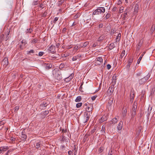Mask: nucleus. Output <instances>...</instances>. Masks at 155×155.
<instances>
[{"label":"nucleus","mask_w":155,"mask_h":155,"mask_svg":"<svg viewBox=\"0 0 155 155\" xmlns=\"http://www.w3.org/2000/svg\"><path fill=\"white\" fill-rule=\"evenodd\" d=\"M141 74H142V73L141 72H138V73H137L136 74V75L137 76H139L141 75Z\"/></svg>","instance_id":"53"},{"label":"nucleus","mask_w":155,"mask_h":155,"mask_svg":"<svg viewBox=\"0 0 155 155\" xmlns=\"http://www.w3.org/2000/svg\"><path fill=\"white\" fill-rule=\"evenodd\" d=\"M115 45L114 43H111L109 46V48L110 50L113 49Z\"/></svg>","instance_id":"21"},{"label":"nucleus","mask_w":155,"mask_h":155,"mask_svg":"<svg viewBox=\"0 0 155 155\" xmlns=\"http://www.w3.org/2000/svg\"><path fill=\"white\" fill-rule=\"evenodd\" d=\"M79 57V56L78 55L75 56H74L72 58V60L75 61Z\"/></svg>","instance_id":"39"},{"label":"nucleus","mask_w":155,"mask_h":155,"mask_svg":"<svg viewBox=\"0 0 155 155\" xmlns=\"http://www.w3.org/2000/svg\"><path fill=\"white\" fill-rule=\"evenodd\" d=\"M4 35H2L0 36V44L4 38Z\"/></svg>","instance_id":"42"},{"label":"nucleus","mask_w":155,"mask_h":155,"mask_svg":"<svg viewBox=\"0 0 155 155\" xmlns=\"http://www.w3.org/2000/svg\"><path fill=\"white\" fill-rule=\"evenodd\" d=\"M97 61L101 62L103 61V59L101 57H98L97 58Z\"/></svg>","instance_id":"40"},{"label":"nucleus","mask_w":155,"mask_h":155,"mask_svg":"<svg viewBox=\"0 0 155 155\" xmlns=\"http://www.w3.org/2000/svg\"><path fill=\"white\" fill-rule=\"evenodd\" d=\"M103 24H100L99 25V28H101L103 27Z\"/></svg>","instance_id":"63"},{"label":"nucleus","mask_w":155,"mask_h":155,"mask_svg":"<svg viewBox=\"0 0 155 155\" xmlns=\"http://www.w3.org/2000/svg\"><path fill=\"white\" fill-rule=\"evenodd\" d=\"M32 31V29L31 28L27 29L25 31V33H31Z\"/></svg>","instance_id":"28"},{"label":"nucleus","mask_w":155,"mask_h":155,"mask_svg":"<svg viewBox=\"0 0 155 155\" xmlns=\"http://www.w3.org/2000/svg\"><path fill=\"white\" fill-rule=\"evenodd\" d=\"M8 149V147L4 146L0 147V154L3 153L5 151Z\"/></svg>","instance_id":"5"},{"label":"nucleus","mask_w":155,"mask_h":155,"mask_svg":"<svg viewBox=\"0 0 155 155\" xmlns=\"http://www.w3.org/2000/svg\"><path fill=\"white\" fill-rule=\"evenodd\" d=\"M9 32L10 31H8V32L6 33V38L5 39V41H7L8 38V36L9 35Z\"/></svg>","instance_id":"44"},{"label":"nucleus","mask_w":155,"mask_h":155,"mask_svg":"<svg viewBox=\"0 0 155 155\" xmlns=\"http://www.w3.org/2000/svg\"><path fill=\"white\" fill-rule=\"evenodd\" d=\"M97 96L94 95L91 97V99L93 101H94L97 97Z\"/></svg>","instance_id":"50"},{"label":"nucleus","mask_w":155,"mask_h":155,"mask_svg":"<svg viewBox=\"0 0 155 155\" xmlns=\"http://www.w3.org/2000/svg\"><path fill=\"white\" fill-rule=\"evenodd\" d=\"M89 43L88 41H86L85 42L84 44L83 45V46H82V47H86L88 44Z\"/></svg>","instance_id":"38"},{"label":"nucleus","mask_w":155,"mask_h":155,"mask_svg":"<svg viewBox=\"0 0 155 155\" xmlns=\"http://www.w3.org/2000/svg\"><path fill=\"white\" fill-rule=\"evenodd\" d=\"M54 47L52 45L50 46L48 49V52H53V49Z\"/></svg>","instance_id":"16"},{"label":"nucleus","mask_w":155,"mask_h":155,"mask_svg":"<svg viewBox=\"0 0 155 155\" xmlns=\"http://www.w3.org/2000/svg\"><path fill=\"white\" fill-rule=\"evenodd\" d=\"M133 61V58H129V60H128V64L127 65V67H130V65L131 64V63H132Z\"/></svg>","instance_id":"15"},{"label":"nucleus","mask_w":155,"mask_h":155,"mask_svg":"<svg viewBox=\"0 0 155 155\" xmlns=\"http://www.w3.org/2000/svg\"><path fill=\"white\" fill-rule=\"evenodd\" d=\"M155 29V25H153L150 29V31L152 33H153Z\"/></svg>","instance_id":"24"},{"label":"nucleus","mask_w":155,"mask_h":155,"mask_svg":"<svg viewBox=\"0 0 155 155\" xmlns=\"http://www.w3.org/2000/svg\"><path fill=\"white\" fill-rule=\"evenodd\" d=\"M127 113V110L126 109H125L122 112V115L123 117H125Z\"/></svg>","instance_id":"23"},{"label":"nucleus","mask_w":155,"mask_h":155,"mask_svg":"<svg viewBox=\"0 0 155 155\" xmlns=\"http://www.w3.org/2000/svg\"><path fill=\"white\" fill-rule=\"evenodd\" d=\"M124 8L123 7H121L120 8V9L119 10V12L120 13H121L123 12L124 10Z\"/></svg>","instance_id":"41"},{"label":"nucleus","mask_w":155,"mask_h":155,"mask_svg":"<svg viewBox=\"0 0 155 155\" xmlns=\"http://www.w3.org/2000/svg\"><path fill=\"white\" fill-rule=\"evenodd\" d=\"M137 108V103L136 102H134L133 104L132 109V111L136 112V109Z\"/></svg>","instance_id":"10"},{"label":"nucleus","mask_w":155,"mask_h":155,"mask_svg":"<svg viewBox=\"0 0 155 155\" xmlns=\"http://www.w3.org/2000/svg\"><path fill=\"white\" fill-rule=\"evenodd\" d=\"M39 7L41 8H44V5L43 4H41L39 5Z\"/></svg>","instance_id":"59"},{"label":"nucleus","mask_w":155,"mask_h":155,"mask_svg":"<svg viewBox=\"0 0 155 155\" xmlns=\"http://www.w3.org/2000/svg\"><path fill=\"white\" fill-rule=\"evenodd\" d=\"M92 106L91 105V104L89 105V106H88L86 108L87 110V111L89 112H90V111L92 110Z\"/></svg>","instance_id":"17"},{"label":"nucleus","mask_w":155,"mask_h":155,"mask_svg":"<svg viewBox=\"0 0 155 155\" xmlns=\"http://www.w3.org/2000/svg\"><path fill=\"white\" fill-rule=\"evenodd\" d=\"M66 28H63L62 30V32L63 33H65L66 31Z\"/></svg>","instance_id":"61"},{"label":"nucleus","mask_w":155,"mask_h":155,"mask_svg":"<svg viewBox=\"0 0 155 155\" xmlns=\"http://www.w3.org/2000/svg\"><path fill=\"white\" fill-rule=\"evenodd\" d=\"M152 107H149L147 110V111L146 112V113L147 114V116L148 117L149 116L150 114L151 113Z\"/></svg>","instance_id":"13"},{"label":"nucleus","mask_w":155,"mask_h":155,"mask_svg":"<svg viewBox=\"0 0 155 155\" xmlns=\"http://www.w3.org/2000/svg\"><path fill=\"white\" fill-rule=\"evenodd\" d=\"M123 123L122 121L120 122L118 126H117V129L118 130H121L122 127Z\"/></svg>","instance_id":"14"},{"label":"nucleus","mask_w":155,"mask_h":155,"mask_svg":"<svg viewBox=\"0 0 155 155\" xmlns=\"http://www.w3.org/2000/svg\"><path fill=\"white\" fill-rule=\"evenodd\" d=\"M113 103V100H109L108 102V104L110 106Z\"/></svg>","instance_id":"46"},{"label":"nucleus","mask_w":155,"mask_h":155,"mask_svg":"<svg viewBox=\"0 0 155 155\" xmlns=\"http://www.w3.org/2000/svg\"><path fill=\"white\" fill-rule=\"evenodd\" d=\"M21 42L24 46L25 45L27 44V42L25 40H22V41H21Z\"/></svg>","instance_id":"35"},{"label":"nucleus","mask_w":155,"mask_h":155,"mask_svg":"<svg viewBox=\"0 0 155 155\" xmlns=\"http://www.w3.org/2000/svg\"><path fill=\"white\" fill-rule=\"evenodd\" d=\"M136 115V112L132 111V114H131V119H132L134 118Z\"/></svg>","instance_id":"30"},{"label":"nucleus","mask_w":155,"mask_h":155,"mask_svg":"<svg viewBox=\"0 0 155 155\" xmlns=\"http://www.w3.org/2000/svg\"><path fill=\"white\" fill-rule=\"evenodd\" d=\"M110 16V15L109 13H107L104 17V18H105L106 19H107L109 18Z\"/></svg>","instance_id":"37"},{"label":"nucleus","mask_w":155,"mask_h":155,"mask_svg":"<svg viewBox=\"0 0 155 155\" xmlns=\"http://www.w3.org/2000/svg\"><path fill=\"white\" fill-rule=\"evenodd\" d=\"M117 9V8L116 7H114L112 9V11L113 12L115 11Z\"/></svg>","instance_id":"57"},{"label":"nucleus","mask_w":155,"mask_h":155,"mask_svg":"<svg viewBox=\"0 0 155 155\" xmlns=\"http://www.w3.org/2000/svg\"><path fill=\"white\" fill-rule=\"evenodd\" d=\"M150 75L148 74L145 77L140 79L139 81V84L140 85L144 84L146 81L149 78Z\"/></svg>","instance_id":"3"},{"label":"nucleus","mask_w":155,"mask_h":155,"mask_svg":"<svg viewBox=\"0 0 155 155\" xmlns=\"http://www.w3.org/2000/svg\"><path fill=\"white\" fill-rule=\"evenodd\" d=\"M125 51L124 50L123 51H122V52L121 53L120 56V58H119L120 59H122L123 58L125 55Z\"/></svg>","instance_id":"20"},{"label":"nucleus","mask_w":155,"mask_h":155,"mask_svg":"<svg viewBox=\"0 0 155 155\" xmlns=\"http://www.w3.org/2000/svg\"><path fill=\"white\" fill-rule=\"evenodd\" d=\"M114 85L112 86V85L109 87L108 90L107 92L110 94H111L114 91Z\"/></svg>","instance_id":"9"},{"label":"nucleus","mask_w":155,"mask_h":155,"mask_svg":"<svg viewBox=\"0 0 155 155\" xmlns=\"http://www.w3.org/2000/svg\"><path fill=\"white\" fill-rule=\"evenodd\" d=\"M21 137L23 139V140H25L27 138V136L25 134H24L22 132L21 134Z\"/></svg>","instance_id":"22"},{"label":"nucleus","mask_w":155,"mask_h":155,"mask_svg":"<svg viewBox=\"0 0 155 155\" xmlns=\"http://www.w3.org/2000/svg\"><path fill=\"white\" fill-rule=\"evenodd\" d=\"M103 151V148L102 147H101L99 148V149L98 152L99 153H101Z\"/></svg>","instance_id":"49"},{"label":"nucleus","mask_w":155,"mask_h":155,"mask_svg":"<svg viewBox=\"0 0 155 155\" xmlns=\"http://www.w3.org/2000/svg\"><path fill=\"white\" fill-rule=\"evenodd\" d=\"M120 38H118L117 37L116 38V41L117 42H118L119 41L120 39Z\"/></svg>","instance_id":"60"},{"label":"nucleus","mask_w":155,"mask_h":155,"mask_svg":"<svg viewBox=\"0 0 155 155\" xmlns=\"http://www.w3.org/2000/svg\"><path fill=\"white\" fill-rule=\"evenodd\" d=\"M81 97L80 96L77 97L75 100V101L76 102H79L81 101Z\"/></svg>","instance_id":"18"},{"label":"nucleus","mask_w":155,"mask_h":155,"mask_svg":"<svg viewBox=\"0 0 155 155\" xmlns=\"http://www.w3.org/2000/svg\"><path fill=\"white\" fill-rule=\"evenodd\" d=\"M101 131L102 134L105 133V126L104 125L102 126Z\"/></svg>","instance_id":"25"},{"label":"nucleus","mask_w":155,"mask_h":155,"mask_svg":"<svg viewBox=\"0 0 155 155\" xmlns=\"http://www.w3.org/2000/svg\"><path fill=\"white\" fill-rule=\"evenodd\" d=\"M2 64L6 67L8 65V59L7 57H5L3 60Z\"/></svg>","instance_id":"4"},{"label":"nucleus","mask_w":155,"mask_h":155,"mask_svg":"<svg viewBox=\"0 0 155 155\" xmlns=\"http://www.w3.org/2000/svg\"><path fill=\"white\" fill-rule=\"evenodd\" d=\"M47 14H48L47 12L46 11H45L43 14L42 16L44 17H46V15H47Z\"/></svg>","instance_id":"48"},{"label":"nucleus","mask_w":155,"mask_h":155,"mask_svg":"<svg viewBox=\"0 0 155 155\" xmlns=\"http://www.w3.org/2000/svg\"><path fill=\"white\" fill-rule=\"evenodd\" d=\"M105 120L104 117H102L101 119L100 120V121L101 123H102L105 121Z\"/></svg>","instance_id":"47"},{"label":"nucleus","mask_w":155,"mask_h":155,"mask_svg":"<svg viewBox=\"0 0 155 155\" xmlns=\"http://www.w3.org/2000/svg\"><path fill=\"white\" fill-rule=\"evenodd\" d=\"M118 120L116 117H115L111 121H110L109 122V123L110 124H114L116 123Z\"/></svg>","instance_id":"12"},{"label":"nucleus","mask_w":155,"mask_h":155,"mask_svg":"<svg viewBox=\"0 0 155 155\" xmlns=\"http://www.w3.org/2000/svg\"><path fill=\"white\" fill-rule=\"evenodd\" d=\"M44 54V52H41V51L40 52L38 53V55L39 56H41L43 55V54Z\"/></svg>","instance_id":"51"},{"label":"nucleus","mask_w":155,"mask_h":155,"mask_svg":"<svg viewBox=\"0 0 155 155\" xmlns=\"http://www.w3.org/2000/svg\"><path fill=\"white\" fill-rule=\"evenodd\" d=\"M72 152L71 150H69L68 151V153L69 155H71L72 154Z\"/></svg>","instance_id":"62"},{"label":"nucleus","mask_w":155,"mask_h":155,"mask_svg":"<svg viewBox=\"0 0 155 155\" xmlns=\"http://www.w3.org/2000/svg\"><path fill=\"white\" fill-rule=\"evenodd\" d=\"M82 105V103H77L76 105V107L77 108H79L81 107Z\"/></svg>","instance_id":"34"},{"label":"nucleus","mask_w":155,"mask_h":155,"mask_svg":"<svg viewBox=\"0 0 155 155\" xmlns=\"http://www.w3.org/2000/svg\"><path fill=\"white\" fill-rule=\"evenodd\" d=\"M112 85H114L116 83V80L117 79V76L116 75L114 74L112 77Z\"/></svg>","instance_id":"8"},{"label":"nucleus","mask_w":155,"mask_h":155,"mask_svg":"<svg viewBox=\"0 0 155 155\" xmlns=\"http://www.w3.org/2000/svg\"><path fill=\"white\" fill-rule=\"evenodd\" d=\"M41 142H39L38 143H37L35 146V147L37 148H39L40 147L41 145Z\"/></svg>","instance_id":"29"},{"label":"nucleus","mask_w":155,"mask_h":155,"mask_svg":"<svg viewBox=\"0 0 155 155\" xmlns=\"http://www.w3.org/2000/svg\"><path fill=\"white\" fill-rule=\"evenodd\" d=\"M6 123V121L5 120H0V126L3 125Z\"/></svg>","instance_id":"32"},{"label":"nucleus","mask_w":155,"mask_h":155,"mask_svg":"<svg viewBox=\"0 0 155 155\" xmlns=\"http://www.w3.org/2000/svg\"><path fill=\"white\" fill-rule=\"evenodd\" d=\"M64 2V0H61L60 1H59L58 3V5L59 6L61 5L62 3H63Z\"/></svg>","instance_id":"43"},{"label":"nucleus","mask_w":155,"mask_h":155,"mask_svg":"<svg viewBox=\"0 0 155 155\" xmlns=\"http://www.w3.org/2000/svg\"><path fill=\"white\" fill-rule=\"evenodd\" d=\"M85 117H86V118H85L86 120L84 122V123H86L88 120L89 119V116L88 114L87 113H86V114Z\"/></svg>","instance_id":"27"},{"label":"nucleus","mask_w":155,"mask_h":155,"mask_svg":"<svg viewBox=\"0 0 155 155\" xmlns=\"http://www.w3.org/2000/svg\"><path fill=\"white\" fill-rule=\"evenodd\" d=\"M38 40L37 39H34L31 41V43H36L38 42Z\"/></svg>","instance_id":"36"},{"label":"nucleus","mask_w":155,"mask_h":155,"mask_svg":"<svg viewBox=\"0 0 155 155\" xmlns=\"http://www.w3.org/2000/svg\"><path fill=\"white\" fill-rule=\"evenodd\" d=\"M107 69L108 70L110 69L111 68V66L110 64H107Z\"/></svg>","instance_id":"52"},{"label":"nucleus","mask_w":155,"mask_h":155,"mask_svg":"<svg viewBox=\"0 0 155 155\" xmlns=\"http://www.w3.org/2000/svg\"><path fill=\"white\" fill-rule=\"evenodd\" d=\"M38 4L37 1H35L33 2V5H37Z\"/></svg>","instance_id":"54"},{"label":"nucleus","mask_w":155,"mask_h":155,"mask_svg":"<svg viewBox=\"0 0 155 155\" xmlns=\"http://www.w3.org/2000/svg\"><path fill=\"white\" fill-rule=\"evenodd\" d=\"M105 9L104 7H99L95 10L93 13V15H98L102 13H104Z\"/></svg>","instance_id":"2"},{"label":"nucleus","mask_w":155,"mask_h":155,"mask_svg":"<svg viewBox=\"0 0 155 155\" xmlns=\"http://www.w3.org/2000/svg\"><path fill=\"white\" fill-rule=\"evenodd\" d=\"M49 113V111L48 110H46V111H45L43 113V116H46Z\"/></svg>","instance_id":"33"},{"label":"nucleus","mask_w":155,"mask_h":155,"mask_svg":"<svg viewBox=\"0 0 155 155\" xmlns=\"http://www.w3.org/2000/svg\"><path fill=\"white\" fill-rule=\"evenodd\" d=\"M143 54H142L140 55V57H139V59H138V60L137 61V64H139L140 63V61L141 60L143 55H144V54L145 53V52H143Z\"/></svg>","instance_id":"19"},{"label":"nucleus","mask_w":155,"mask_h":155,"mask_svg":"<svg viewBox=\"0 0 155 155\" xmlns=\"http://www.w3.org/2000/svg\"><path fill=\"white\" fill-rule=\"evenodd\" d=\"M74 74L72 73L68 77L64 79V81L67 82L70 81L73 78Z\"/></svg>","instance_id":"6"},{"label":"nucleus","mask_w":155,"mask_h":155,"mask_svg":"<svg viewBox=\"0 0 155 155\" xmlns=\"http://www.w3.org/2000/svg\"><path fill=\"white\" fill-rule=\"evenodd\" d=\"M58 18L57 17H55L53 21V22L55 23L56 22L58 21Z\"/></svg>","instance_id":"56"},{"label":"nucleus","mask_w":155,"mask_h":155,"mask_svg":"<svg viewBox=\"0 0 155 155\" xmlns=\"http://www.w3.org/2000/svg\"><path fill=\"white\" fill-rule=\"evenodd\" d=\"M112 151L111 150L110 152H109L108 155H112Z\"/></svg>","instance_id":"64"},{"label":"nucleus","mask_w":155,"mask_h":155,"mask_svg":"<svg viewBox=\"0 0 155 155\" xmlns=\"http://www.w3.org/2000/svg\"><path fill=\"white\" fill-rule=\"evenodd\" d=\"M19 109V107L17 106H16L15 107V111H17Z\"/></svg>","instance_id":"58"},{"label":"nucleus","mask_w":155,"mask_h":155,"mask_svg":"<svg viewBox=\"0 0 155 155\" xmlns=\"http://www.w3.org/2000/svg\"><path fill=\"white\" fill-rule=\"evenodd\" d=\"M48 105V103L46 101H44L40 105V107L42 108H45Z\"/></svg>","instance_id":"11"},{"label":"nucleus","mask_w":155,"mask_h":155,"mask_svg":"<svg viewBox=\"0 0 155 155\" xmlns=\"http://www.w3.org/2000/svg\"><path fill=\"white\" fill-rule=\"evenodd\" d=\"M79 16L78 14H76L74 16V18L75 19H76L78 18Z\"/></svg>","instance_id":"55"},{"label":"nucleus","mask_w":155,"mask_h":155,"mask_svg":"<svg viewBox=\"0 0 155 155\" xmlns=\"http://www.w3.org/2000/svg\"><path fill=\"white\" fill-rule=\"evenodd\" d=\"M104 39V38L102 36H100L99 38L98 39V41H101L102 40H103Z\"/></svg>","instance_id":"45"},{"label":"nucleus","mask_w":155,"mask_h":155,"mask_svg":"<svg viewBox=\"0 0 155 155\" xmlns=\"http://www.w3.org/2000/svg\"><path fill=\"white\" fill-rule=\"evenodd\" d=\"M35 51L33 50H31L29 51H28L27 52V54H33L34 53Z\"/></svg>","instance_id":"31"},{"label":"nucleus","mask_w":155,"mask_h":155,"mask_svg":"<svg viewBox=\"0 0 155 155\" xmlns=\"http://www.w3.org/2000/svg\"><path fill=\"white\" fill-rule=\"evenodd\" d=\"M53 75L54 78L58 81L62 79L61 74L60 71L57 70H54L52 71Z\"/></svg>","instance_id":"1"},{"label":"nucleus","mask_w":155,"mask_h":155,"mask_svg":"<svg viewBox=\"0 0 155 155\" xmlns=\"http://www.w3.org/2000/svg\"><path fill=\"white\" fill-rule=\"evenodd\" d=\"M139 9V7L138 5H136L134 6V12H138V10Z\"/></svg>","instance_id":"26"},{"label":"nucleus","mask_w":155,"mask_h":155,"mask_svg":"<svg viewBox=\"0 0 155 155\" xmlns=\"http://www.w3.org/2000/svg\"><path fill=\"white\" fill-rule=\"evenodd\" d=\"M44 65H45V69L47 70L50 69L52 67V65L50 63L47 64L45 63Z\"/></svg>","instance_id":"7"}]
</instances>
